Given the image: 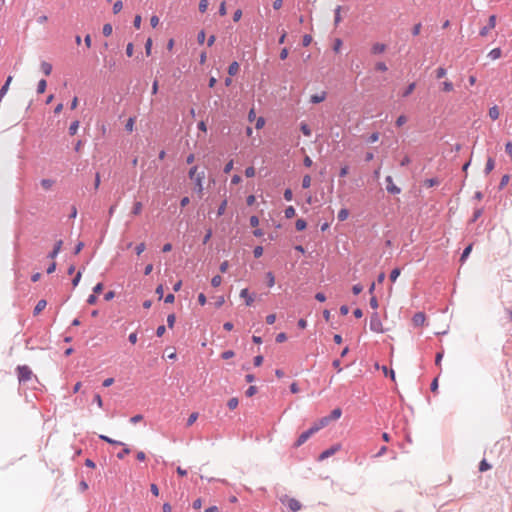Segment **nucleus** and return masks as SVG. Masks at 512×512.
<instances>
[{
	"label": "nucleus",
	"mask_w": 512,
	"mask_h": 512,
	"mask_svg": "<svg viewBox=\"0 0 512 512\" xmlns=\"http://www.w3.org/2000/svg\"><path fill=\"white\" fill-rule=\"evenodd\" d=\"M131 452L130 448L124 447V449L117 454V457L119 459H124L126 455H128Z\"/></svg>",
	"instance_id": "nucleus-56"
},
{
	"label": "nucleus",
	"mask_w": 512,
	"mask_h": 512,
	"mask_svg": "<svg viewBox=\"0 0 512 512\" xmlns=\"http://www.w3.org/2000/svg\"><path fill=\"white\" fill-rule=\"evenodd\" d=\"M238 71H239V64L236 61L232 62L228 67L229 75L234 76L238 73Z\"/></svg>",
	"instance_id": "nucleus-19"
},
{
	"label": "nucleus",
	"mask_w": 512,
	"mask_h": 512,
	"mask_svg": "<svg viewBox=\"0 0 512 512\" xmlns=\"http://www.w3.org/2000/svg\"><path fill=\"white\" fill-rule=\"evenodd\" d=\"M175 321H176L175 314L168 315V317H167V324H168L169 328H173L174 327Z\"/></svg>",
	"instance_id": "nucleus-48"
},
{
	"label": "nucleus",
	"mask_w": 512,
	"mask_h": 512,
	"mask_svg": "<svg viewBox=\"0 0 512 512\" xmlns=\"http://www.w3.org/2000/svg\"><path fill=\"white\" fill-rule=\"evenodd\" d=\"M284 198L285 200L287 201H291L293 199V193H292V190L291 189H286L284 191Z\"/></svg>",
	"instance_id": "nucleus-62"
},
{
	"label": "nucleus",
	"mask_w": 512,
	"mask_h": 512,
	"mask_svg": "<svg viewBox=\"0 0 512 512\" xmlns=\"http://www.w3.org/2000/svg\"><path fill=\"white\" fill-rule=\"evenodd\" d=\"M283 504H285L291 512H297L301 509V503L295 498H286L282 500Z\"/></svg>",
	"instance_id": "nucleus-4"
},
{
	"label": "nucleus",
	"mask_w": 512,
	"mask_h": 512,
	"mask_svg": "<svg viewBox=\"0 0 512 512\" xmlns=\"http://www.w3.org/2000/svg\"><path fill=\"white\" fill-rule=\"evenodd\" d=\"M226 208H227V200H223L222 203L220 204L218 210H217V215L218 216H222L225 211H226Z\"/></svg>",
	"instance_id": "nucleus-35"
},
{
	"label": "nucleus",
	"mask_w": 512,
	"mask_h": 512,
	"mask_svg": "<svg viewBox=\"0 0 512 512\" xmlns=\"http://www.w3.org/2000/svg\"><path fill=\"white\" fill-rule=\"evenodd\" d=\"M311 185V177L310 175H305L302 179V187L307 189Z\"/></svg>",
	"instance_id": "nucleus-40"
},
{
	"label": "nucleus",
	"mask_w": 512,
	"mask_h": 512,
	"mask_svg": "<svg viewBox=\"0 0 512 512\" xmlns=\"http://www.w3.org/2000/svg\"><path fill=\"white\" fill-rule=\"evenodd\" d=\"M341 6H337L335 9V25H338L341 22Z\"/></svg>",
	"instance_id": "nucleus-42"
},
{
	"label": "nucleus",
	"mask_w": 512,
	"mask_h": 512,
	"mask_svg": "<svg viewBox=\"0 0 512 512\" xmlns=\"http://www.w3.org/2000/svg\"><path fill=\"white\" fill-rule=\"evenodd\" d=\"M208 5H209L208 0H200V2H199V11L201 13L206 12V10L208 8Z\"/></svg>",
	"instance_id": "nucleus-41"
},
{
	"label": "nucleus",
	"mask_w": 512,
	"mask_h": 512,
	"mask_svg": "<svg viewBox=\"0 0 512 512\" xmlns=\"http://www.w3.org/2000/svg\"><path fill=\"white\" fill-rule=\"evenodd\" d=\"M123 8V4L121 1H116L113 5V12L114 14L119 13Z\"/></svg>",
	"instance_id": "nucleus-51"
},
{
	"label": "nucleus",
	"mask_w": 512,
	"mask_h": 512,
	"mask_svg": "<svg viewBox=\"0 0 512 512\" xmlns=\"http://www.w3.org/2000/svg\"><path fill=\"white\" fill-rule=\"evenodd\" d=\"M300 129L305 136H311V129L306 123H301Z\"/></svg>",
	"instance_id": "nucleus-37"
},
{
	"label": "nucleus",
	"mask_w": 512,
	"mask_h": 512,
	"mask_svg": "<svg viewBox=\"0 0 512 512\" xmlns=\"http://www.w3.org/2000/svg\"><path fill=\"white\" fill-rule=\"evenodd\" d=\"M499 115H500V111H499V108L497 106H493L489 109V117L492 119V120H496L499 118Z\"/></svg>",
	"instance_id": "nucleus-22"
},
{
	"label": "nucleus",
	"mask_w": 512,
	"mask_h": 512,
	"mask_svg": "<svg viewBox=\"0 0 512 512\" xmlns=\"http://www.w3.org/2000/svg\"><path fill=\"white\" fill-rule=\"evenodd\" d=\"M386 182H387V186H386V189L388 192L392 193V194H399L400 193V188H398L394 183H393V179L391 176H387L386 177Z\"/></svg>",
	"instance_id": "nucleus-9"
},
{
	"label": "nucleus",
	"mask_w": 512,
	"mask_h": 512,
	"mask_svg": "<svg viewBox=\"0 0 512 512\" xmlns=\"http://www.w3.org/2000/svg\"><path fill=\"white\" fill-rule=\"evenodd\" d=\"M142 209H143V205L140 201H136L134 204H133V207H132V210H131V214L135 215V216H138L141 214L142 212Z\"/></svg>",
	"instance_id": "nucleus-15"
},
{
	"label": "nucleus",
	"mask_w": 512,
	"mask_h": 512,
	"mask_svg": "<svg viewBox=\"0 0 512 512\" xmlns=\"http://www.w3.org/2000/svg\"><path fill=\"white\" fill-rule=\"evenodd\" d=\"M62 244H63L62 240H59L56 242L54 249L49 254V258L54 259L58 255V253L61 250Z\"/></svg>",
	"instance_id": "nucleus-14"
},
{
	"label": "nucleus",
	"mask_w": 512,
	"mask_h": 512,
	"mask_svg": "<svg viewBox=\"0 0 512 512\" xmlns=\"http://www.w3.org/2000/svg\"><path fill=\"white\" fill-rule=\"evenodd\" d=\"M424 184L426 187H433L438 184V181H437V179H434V178L427 179V180H425Z\"/></svg>",
	"instance_id": "nucleus-60"
},
{
	"label": "nucleus",
	"mask_w": 512,
	"mask_h": 512,
	"mask_svg": "<svg viewBox=\"0 0 512 512\" xmlns=\"http://www.w3.org/2000/svg\"><path fill=\"white\" fill-rule=\"evenodd\" d=\"M340 449L339 445H335L330 447L329 449L324 450L318 457L319 461H323L328 457L334 455Z\"/></svg>",
	"instance_id": "nucleus-5"
},
{
	"label": "nucleus",
	"mask_w": 512,
	"mask_h": 512,
	"mask_svg": "<svg viewBox=\"0 0 512 512\" xmlns=\"http://www.w3.org/2000/svg\"><path fill=\"white\" fill-rule=\"evenodd\" d=\"M441 90L446 93L452 92L454 90V85L451 81L446 80L442 83Z\"/></svg>",
	"instance_id": "nucleus-20"
},
{
	"label": "nucleus",
	"mask_w": 512,
	"mask_h": 512,
	"mask_svg": "<svg viewBox=\"0 0 512 512\" xmlns=\"http://www.w3.org/2000/svg\"><path fill=\"white\" fill-rule=\"evenodd\" d=\"M17 375L20 383H26L34 377L32 370L27 365L18 366Z\"/></svg>",
	"instance_id": "nucleus-1"
},
{
	"label": "nucleus",
	"mask_w": 512,
	"mask_h": 512,
	"mask_svg": "<svg viewBox=\"0 0 512 512\" xmlns=\"http://www.w3.org/2000/svg\"><path fill=\"white\" fill-rule=\"evenodd\" d=\"M240 297L245 300L247 306H251L254 302V295L250 294L247 288L240 291Z\"/></svg>",
	"instance_id": "nucleus-8"
},
{
	"label": "nucleus",
	"mask_w": 512,
	"mask_h": 512,
	"mask_svg": "<svg viewBox=\"0 0 512 512\" xmlns=\"http://www.w3.org/2000/svg\"><path fill=\"white\" fill-rule=\"evenodd\" d=\"M222 283V277L220 275H216L211 279V285L213 287H218Z\"/></svg>",
	"instance_id": "nucleus-36"
},
{
	"label": "nucleus",
	"mask_w": 512,
	"mask_h": 512,
	"mask_svg": "<svg viewBox=\"0 0 512 512\" xmlns=\"http://www.w3.org/2000/svg\"><path fill=\"white\" fill-rule=\"evenodd\" d=\"M146 249V245L144 242H141L139 243L136 247H135V252L137 255H141Z\"/></svg>",
	"instance_id": "nucleus-46"
},
{
	"label": "nucleus",
	"mask_w": 512,
	"mask_h": 512,
	"mask_svg": "<svg viewBox=\"0 0 512 512\" xmlns=\"http://www.w3.org/2000/svg\"><path fill=\"white\" fill-rule=\"evenodd\" d=\"M200 172H198V167L197 166H193L192 168H190L189 170V178L192 180V181H195L196 177H197V174H199Z\"/></svg>",
	"instance_id": "nucleus-32"
},
{
	"label": "nucleus",
	"mask_w": 512,
	"mask_h": 512,
	"mask_svg": "<svg viewBox=\"0 0 512 512\" xmlns=\"http://www.w3.org/2000/svg\"><path fill=\"white\" fill-rule=\"evenodd\" d=\"M204 177H205V173H204V171H201L199 174H197V177L194 181L196 189L199 192V194H202V191H203Z\"/></svg>",
	"instance_id": "nucleus-11"
},
{
	"label": "nucleus",
	"mask_w": 512,
	"mask_h": 512,
	"mask_svg": "<svg viewBox=\"0 0 512 512\" xmlns=\"http://www.w3.org/2000/svg\"><path fill=\"white\" fill-rule=\"evenodd\" d=\"M370 329L376 333H383L382 321L377 313H374L370 318Z\"/></svg>",
	"instance_id": "nucleus-2"
},
{
	"label": "nucleus",
	"mask_w": 512,
	"mask_h": 512,
	"mask_svg": "<svg viewBox=\"0 0 512 512\" xmlns=\"http://www.w3.org/2000/svg\"><path fill=\"white\" fill-rule=\"evenodd\" d=\"M496 25V16L495 15H491L489 17V22H488V25L483 27L481 30H480V35L481 36H486L489 32V30L493 29Z\"/></svg>",
	"instance_id": "nucleus-7"
},
{
	"label": "nucleus",
	"mask_w": 512,
	"mask_h": 512,
	"mask_svg": "<svg viewBox=\"0 0 512 512\" xmlns=\"http://www.w3.org/2000/svg\"><path fill=\"white\" fill-rule=\"evenodd\" d=\"M494 167H495V162H494L493 158L489 157L487 159L485 169H484L485 174H489L494 169Z\"/></svg>",
	"instance_id": "nucleus-21"
},
{
	"label": "nucleus",
	"mask_w": 512,
	"mask_h": 512,
	"mask_svg": "<svg viewBox=\"0 0 512 512\" xmlns=\"http://www.w3.org/2000/svg\"><path fill=\"white\" fill-rule=\"evenodd\" d=\"M41 71L46 75L49 76L52 72V65L46 61H43L40 65Z\"/></svg>",
	"instance_id": "nucleus-17"
},
{
	"label": "nucleus",
	"mask_w": 512,
	"mask_h": 512,
	"mask_svg": "<svg viewBox=\"0 0 512 512\" xmlns=\"http://www.w3.org/2000/svg\"><path fill=\"white\" fill-rule=\"evenodd\" d=\"M447 74V71L444 67H438L436 70H435V75H436V78L437 79H441V78H444Z\"/></svg>",
	"instance_id": "nucleus-27"
},
{
	"label": "nucleus",
	"mask_w": 512,
	"mask_h": 512,
	"mask_svg": "<svg viewBox=\"0 0 512 512\" xmlns=\"http://www.w3.org/2000/svg\"><path fill=\"white\" fill-rule=\"evenodd\" d=\"M329 423H330V418H328L327 416H325V417H322L321 419H319L318 421H316V422L311 426V428H312L315 432H318V431H319V430H321L322 428L326 427Z\"/></svg>",
	"instance_id": "nucleus-6"
},
{
	"label": "nucleus",
	"mask_w": 512,
	"mask_h": 512,
	"mask_svg": "<svg viewBox=\"0 0 512 512\" xmlns=\"http://www.w3.org/2000/svg\"><path fill=\"white\" fill-rule=\"evenodd\" d=\"M78 128H79V121L78 120L73 121L69 126V134L75 135L78 131Z\"/></svg>",
	"instance_id": "nucleus-26"
},
{
	"label": "nucleus",
	"mask_w": 512,
	"mask_h": 512,
	"mask_svg": "<svg viewBox=\"0 0 512 512\" xmlns=\"http://www.w3.org/2000/svg\"><path fill=\"white\" fill-rule=\"evenodd\" d=\"M349 216V211L346 208L341 209L338 212L337 218L339 221H345Z\"/></svg>",
	"instance_id": "nucleus-25"
},
{
	"label": "nucleus",
	"mask_w": 512,
	"mask_h": 512,
	"mask_svg": "<svg viewBox=\"0 0 512 512\" xmlns=\"http://www.w3.org/2000/svg\"><path fill=\"white\" fill-rule=\"evenodd\" d=\"M100 439L104 440L105 442L109 443V444H113V445H125L124 443L120 442V441H116L106 435H100L99 436Z\"/></svg>",
	"instance_id": "nucleus-24"
},
{
	"label": "nucleus",
	"mask_w": 512,
	"mask_h": 512,
	"mask_svg": "<svg viewBox=\"0 0 512 512\" xmlns=\"http://www.w3.org/2000/svg\"><path fill=\"white\" fill-rule=\"evenodd\" d=\"M341 415H342L341 409L335 408L334 410H332L331 414L327 417L330 418V422H331L333 420L339 419L341 417Z\"/></svg>",
	"instance_id": "nucleus-23"
},
{
	"label": "nucleus",
	"mask_w": 512,
	"mask_h": 512,
	"mask_svg": "<svg viewBox=\"0 0 512 512\" xmlns=\"http://www.w3.org/2000/svg\"><path fill=\"white\" fill-rule=\"evenodd\" d=\"M316 432L310 427L307 431L300 434L296 442L294 443V447L298 448L303 445L313 434Z\"/></svg>",
	"instance_id": "nucleus-3"
},
{
	"label": "nucleus",
	"mask_w": 512,
	"mask_h": 512,
	"mask_svg": "<svg viewBox=\"0 0 512 512\" xmlns=\"http://www.w3.org/2000/svg\"><path fill=\"white\" fill-rule=\"evenodd\" d=\"M266 278H267V285L269 287H272L274 286L275 284V277H274V274L272 272H267L266 273Z\"/></svg>",
	"instance_id": "nucleus-34"
},
{
	"label": "nucleus",
	"mask_w": 512,
	"mask_h": 512,
	"mask_svg": "<svg viewBox=\"0 0 512 512\" xmlns=\"http://www.w3.org/2000/svg\"><path fill=\"white\" fill-rule=\"evenodd\" d=\"M505 151L510 156V158L512 159V142L511 141H508L505 144Z\"/></svg>",
	"instance_id": "nucleus-61"
},
{
	"label": "nucleus",
	"mask_w": 512,
	"mask_h": 512,
	"mask_svg": "<svg viewBox=\"0 0 512 512\" xmlns=\"http://www.w3.org/2000/svg\"><path fill=\"white\" fill-rule=\"evenodd\" d=\"M491 468L490 464L486 460L480 462L479 470L481 472L487 471Z\"/></svg>",
	"instance_id": "nucleus-47"
},
{
	"label": "nucleus",
	"mask_w": 512,
	"mask_h": 512,
	"mask_svg": "<svg viewBox=\"0 0 512 512\" xmlns=\"http://www.w3.org/2000/svg\"><path fill=\"white\" fill-rule=\"evenodd\" d=\"M257 392V388L255 386H250L247 390H246V395L248 397H252L255 393Z\"/></svg>",
	"instance_id": "nucleus-63"
},
{
	"label": "nucleus",
	"mask_w": 512,
	"mask_h": 512,
	"mask_svg": "<svg viewBox=\"0 0 512 512\" xmlns=\"http://www.w3.org/2000/svg\"><path fill=\"white\" fill-rule=\"evenodd\" d=\"M326 92H321L320 94H314L310 97V101L314 104L323 102L326 99Z\"/></svg>",
	"instance_id": "nucleus-13"
},
{
	"label": "nucleus",
	"mask_w": 512,
	"mask_h": 512,
	"mask_svg": "<svg viewBox=\"0 0 512 512\" xmlns=\"http://www.w3.org/2000/svg\"><path fill=\"white\" fill-rule=\"evenodd\" d=\"M46 86H47L46 81H45V80H43V79H42V80H40V81L38 82L37 92H38L39 94L44 93V92H45V90H46Z\"/></svg>",
	"instance_id": "nucleus-33"
},
{
	"label": "nucleus",
	"mask_w": 512,
	"mask_h": 512,
	"mask_svg": "<svg viewBox=\"0 0 512 512\" xmlns=\"http://www.w3.org/2000/svg\"><path fill=\"white\" fill-rule=\"evenodd\" d=\"M387 46L383 43H374L371 47V53L374 55L382 54L386 51Z\"/></svg>",
	"instance_id": "nucleus-10"
},
{
	"label": "nucleus",
	"mask_w": 512,
	"mask_h": 512,
	"mask_svg": "<svg viewBox=\"0 0 512 512\" xmlns=\"http://www.w3.org/2000/svg\"><path fill=\"white\" fill-rule=\"evenodd\" d=\"M41 185H42V187H43L44 189L48 190V189H50V188L52 187V185H53V181H52V180H50V179H43V180L41 181Z\"/></svg>",
	"instance_id": "nucleus-50"
},
{
	"label": "nucleus",
	"mask_w": 512,
	"mask_h": 512,
	"mask_svg": "<svg viewBox=\"0 0 512 512\" xmlns=\"http://www.w3.org/2000/svg\"><path fill=\"white\" fill-rule=\"evenodd\" d=\"M206 38V34L203 30H201L197 35V41L199 44H203Z\"/></svg>",
	"instance_id": "nucleus-59"
},
{
	"label": "nucleus",
	"mask_w": 512,
	"mask_h": 512,
	"mask_svg": "<svg viewBox=\"0 0 512 512\" xmlns=\"http://www.w3.org/2000/svg\"><path fill=\"white\" fill-rule=\"evenodd\" d=\"M245 175L246 177H254L255 176V168L250 166L245 169Z\"/></svg>",
	"instance_id": "nucleus-57"
},
{
	"label": "nucleus",
	"mask_w": 512,
	"mask_h": 512,
	"mask_svg": "<svg viewBox=\"0 0 512 512\" xmlns=\"http://www.w3.org/2000/svg\"><path fill=\"white\" fill-rule=\"evenodd\" d=\"M362 290H363V287H362V285H360V284H356V285H354V286L352 287V291H353V293H354L355 295L360 294V293L362 292Z\"/></svg>",
	"instance_id": "nucleus-64"
},
{
	"label": "nucleus",
	"mask_w": 512,
	"mask_h": 512,
	"mask_svg": "<svg viewBox=\"0 0 512 512\" xmlns=\"http://www.w3.org/2000/svg\"><path fill=\"white\" fill-rule=\"evenodd\" d=\"M47 305V302L46 300H40L38 301V303L36 304L35 308H34V315H38L40 312H42L45 307Z\"/></svg>",
	"instance_id": "nucleus-18"
},
{
	"label": "nucleus",
	"mask_w": 512,
	"mask_h": 512,
	"mask_svg": "<svg viewBox=\"0 0 512 512\" xmlns=\"http://www.w3.org/2000/svg\"><path fill=\"white\" fill-rule=\"evenodd\" d=\"M238 404H239V401H238V398H236V397H233V398L229 399L228 402H227V406L231 410L236 409Z\"/></svg>",
	"instance_id": "nucleus-28"
},
{
	"label": "nucleus",
	"mask_w": 512,
	"mask_h": 512,
	"mask_svg": "<svg viewBox=\"0 0 512 512\" xmlns=\"http://www.w3.org/2000/svg\"><path fill=\"white\" fill-rule=\"evenodd\" d=\"M151 51H152V39L151 38H148L146 43H145V52H146V55L149 56L151 55Z\"/></svg>",
	"instance_id": "nucleus-45"
},
{
	"label": "nucleus",
	"mask_w": 512,
	"mask_h": 512,
	"mask_svg": "<svg viewBox=\"0 0 512 512\" xmlns=\"http://www.w3.org/2000/svg\"><path fill=\"white\" fill-rule=\"evenodd\" d=\"M253 254L256 258H259L263 255V247L262 246H256L254 248Z\"/></svg>",
	"instance_id": "nucleus-53"
},
{
	"label": "nucleus",
	"mask_w": 512,
	"mask_h": 512,
	"mask_svg": "<svg viewBox=\"0 0 512 512\" xmlns=\"http://www.w3.org/2000/svg\"><path fill=\"white\" fill-rule=\"evenodd\" d=\"M407 122V117L405 115H400L396 120V125L398 127L404 125Z\"/></svg>",
	"instance_id": "nucleus-52"
},
{
	"label": "nucleus",
	"mask_w": 512,
	"mask_h": 512,
	"mask_svg": "<svg viewBox=\"0 0 512 512\" xmlns=\"http://www.w3.org/2000/svg\"><path fill=\"white\" fill-rule=\"evenodd\" d=\"M415 87H416L415 83H410L408 85V87L406 88V90L404 91L403 97L409 96L414 91Z\"/></svg>",
	"instance_id": "nucleus-44"
},
{
	"label": "nucleus",
	"mask_w": 512,
	"mask_h": 512,
	"mask_svg": "<svg viewBox=\"0 0 512 512\" xmlns=\"http://www.w3.org/2000/svg\"><path fill=\"white\" fill-rule=\"evenodd\" d=\"M400 273H401V272H400V269H399V268H395V269H393V270L391 271V273H390V279H391V281H392V282H395V281H396V279L399 277Z\"/></svg>",
	"instance_id": "nucleus-43"
},
{
	"label": "nucleus",
	"mask_w": 512,
	"mask_h": 512,
	"mask_svg": "<svg viewBox=\"0 0 512 512\" xmlns=\"http://www.w3.org/2000/svg\"><path fill=\"white\" fill-rule=\"evenodd\" d=\"M509 181L510 176L508 174L503 175L499 184V188L503 189L508 184Z\"/></svg>",
	"instance_id": "nucleus-38"
},
{
	"label": "nucleus",
	"mask_w": 512,
	"mask_h": 512,
	"mask_svg": "<svg viewBox=\"0 0 512 512\" xmlns=\"http://www.w3.org/2000/svg\"><path fill=\"white\" fill-rule=\"evenodd\" d=\"M502 55V51L500 48H494L492 49L489 53H488V57L491 59V60H497L501 57Z\"/></svg>",
	"instance_id": "nucleus-16"
},
{
	"label": "nucleus",
	"mask_w": 512,
	"mask_h": 512,
	"mask_svg": "<svg viewBox=\"0 0 512 512\" xmlns=\"http://www.w3.org/2000/svg\"><path fill=\"white\" fill-rule=\"evenodd\" d=\"M197 418H198L197 413L190 414V416L188 417V420H187V425L191 426L192 424H194V422L197 420Z\"/></svg>",
	"instance_id": "nucleus-55"
},
{
	"label": "nucleus",
	"mask_w": 512,
	"mask_h": 512,
	"mask_svg": "<svg viewBox=\"0 0 512 512\" xmlns=\"http://www.w3.org/2000/svg\"><path fill=\"white\" fill-rule=\"evenodd\" d=\"M265 125V119L263 117H259L256 119L255 127L256 129H262Z\"/></svg>",
	"instance_id": "nucleus-54"
},
{
	"label": "nucleus",
	"mask_w": 512,
	"mask_h": 512,
	"mask_svg": "<svg viewBox=\"0 0 512 512\" xmlns=\"http://www.w3.org/2000/svg\"><path fill=\"white\" fill-rule=\"evenodd\" d=\"M112 31H113V28H112V25L107 23L103 26V29H102V33L104 34V36L108 37L112 34Z\"/></svg>",
	"instance_id": "nucleus-31"
},
{
	"label": "nucleus",
	"mask_w": 512,
	"mask_h": 512,
	"mask_svg": "<svg viewBox=\"0 0 512 512\" xmlns=\"http://www.w3.org/2000/svg\"><path fill=\"white\" fill-rule=\"evenodd\" d=\"M471 251H472V245H469V246H467V247L464 249V251H463V253H462V255H461V261H462V262H463V261H464V260L469 256V254L471 253Z\"/></svg>",
	"instance_id": "nucleus-49"
},
{
	"label": "nucleus",
	"mask_w": 512,
	"mask_h": 512,
	"mask_svg": "<svg viewBox=\"0 0 512 512\" xmlns=\"http://www.w3.org/2000/svg\"><path fill=\"white\" fill-rule=\"evenodd\" d=\"M284 213H285V217H286V218H288V219H290V218H292V217H294V216H295L296 211H295V209H294V207H293V206H289V207H287V208L285 209Z\"/></svg>",
	"instance_id": "nucleus-29"
},
{
	"label": "nucleus",
	"mask_w": 512,
	"mask_h": 512,
	"mask_svg": "<svg viewBox=\"0 0 512 512\" xmlns=\"http://www.w3.org/2000/svg\"><path fill=\"white\" fill-rule=\"evenodd\" d=\"M375 69L380 72H386L388 70V67L384 62H377L375 64Z\"/></svg>",
	"instance_id": "nucleus-39"
},
{
	"label": "nucleus",
	"mask_w": 512,
	"mask_h": 512,
	"mask_svg": "<svg viewBox=\"0 0 512 512\" xmlns=\"http://www.w3.org/2000/svg\"><path fill=\"white\" fill-rule=\"evenodd\" d=\"M425 320H426V317H425V314L422 313V312H418L416 313L413 318H412V322L415 326H422L424 325L425 323Z\"/></svg>",
	"instance_id": "nucleus-12"
},
{
	"label": "nucleus",
	"mask_w": 512,
	"mask_h": 512,
	"mask_svg": "<svg viewBox=\"0 0 512 512\" xmlns=\"http://www.w3.org/2000/svg\"><path fill=\"white\" fill-rule=\"evenodd\" d=\"M142 18L140 15H136L133 21V25L136 29H140L141 27Z\"/></svg>",
	"instance_id": "nucleus-58"
},
{
	"label": "nucleus",
	"mask_w": 512,
	"mask_h": 512,
	"mask_svg": "<svg viewBox=\"0 0 512 512\" xmlns=\"http://www.w3.org/2000/svg\"><path fill=\"white\" fill-rule=\"evenodd\" d=\"M295 226L298 231H302L306 228L307 223L304 219H298L295 223Z\"/></svg>",
	"instance_id": "nucleus-30"
}]
</instances>
